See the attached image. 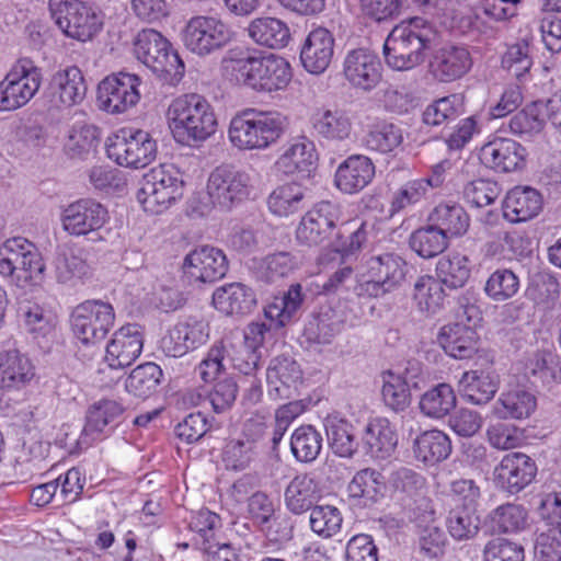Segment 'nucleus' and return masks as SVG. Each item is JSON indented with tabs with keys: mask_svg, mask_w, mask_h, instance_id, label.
Returning <instances> with one entry per match:
<instances>
[{
	"mask_svg": "<svg viewBox=\"0 0 561 561\" xmlns=\"http://www.w3.org/2000/svg\"><path fill=\"white\" fill-rule=\"evenodd\" d=\"M436 28L427 20L414 16L401 21L387 36L383 56L389 68L408 71L425 60L426 50L434 44Z\"/></svg>",
	"mask_w": 561,
	"mask_h": 561,
	"instance_id": "obj_2",
	"label": "nucleus"
},
{
	"mask_svg": "<svg viewBox=\"0 0 561 561\" xmlns=\"http://www.w3.org/2000/svg\"><path fill=\"white\" fill-rule=\"evenodd\" d=\"M343 76L352 88L370 92L382 79V64L373 50L354 48L344 57Z\"/></svg>",
	"mask_w": 561,
	"mask_h": 561,
	"instance_id": "obj_19",
	"label": "nucleus"
},
{
	"mask_svg": "<svg viewBox=\"0 0 561 561\" xmlns=\"http://www.w3.org/2000/svg\"><path fill=\"white\" fill-rule=\"evenodd\" d=\"M42 69L28 57L19 58L0 81V112L24 107L38 92Z\"/></svg>",
	"mask_w": 561,
	"mask_h": 561,
	"instance_id": "obj_9",
	"label": "nucleus"
},
{
	"mask_svg": "<svg viewBox=\"0 0 561 561\" xmlns=\"http://www.w3.org/2000/svg\"><path fill=\"white\" fill-rule=\"evenodd\" d=\"M428 220L439 228L448 239L462 237L470 227V216L466 209L453 202L435 206Z\"/></svg>",
	"mask_w": 561,
	"mask_h": 561,
	"instance_id": "obj_42",
	"label": "nucleus"
},
{
	"mask_svg": "<svg viewBox=\"0 0 561 561\" xmlns=\"http://www.w3.org/2000/svg\"><path fill=\"white\" fill-rule=\"evenodd\" d=\"M253 188L251 173L231 165L217 167L207 181L211 204L227 210L248 199Z\"/></svg>",
	"mask_w": 561,
	"mask_h": 561,
	"instance_id": "obj_14",
	"label": "nucleus"
},
{
	"mask_svg": "<svg viewBox=\"0 0 561 561\" xmlns=\"http://www.w3.org/2000/svg\"><path fill=\"white\" fill-rule=\"evenodd\" d=\"M108 220L107 209L92 198H80L60 210V224L72 237H84L99 231Z\"/></svg>",
	"mask_w": 561,
	"mask_h": 561,
	"instance_id": "obj_17",
	"label": "nucleus"
},
{
	"mask_svg": "<svg viewBox=\"0 0 561 561\" xmlns=\"http://www.w3.org/2000/svg\"><path fill=\"white\" fill-rule=\"evenodd\" d=\"M167 118L179 142H201L215 135L218 126L211 104L196 93L175 98L168 107Z\"/></svg>",
	"mask_w": 561,
	"mask_h": 561,
	"instance_id": "obj_4",
	"label": "nucleus"
},
{
	"mask_svg": "<svg viewBox=\"0 0 561 561\" xmlns=\"http://www.w3.org/2000/svg\"><path fill=\"white\" fill-rule=\"evenodd\" d=\"M402 142V129L386 121L373 125L364 138L366 148L379 153L392 152L401 146Z\"/></svg>",
	"mask_w": 561,
	"mask_h": 561,
	"instance_id": "obj_58",
	"label": "nucleus"
},
{
	"mask_svg": "<svg viewBox=\"0 0 561 561\" xmlns=\"http://www.w3.org/2000/svg\"><path fill=\"white\" fill-rule=\"evenodd\" d=\"M526 157L525 148L510 138L496 137L480 149L481 163L499 173H508L520 169Z\"/></svg>",
	"mask_w": 561,
	"mask_h": 561,
	"instance_id": "obj_24",
	"label": "nucleus"
},
{
	"mask_svg": "<svg viewBox=\"0 0 561 561\" xmlns=\"http://www.w3.org/2000/svg\"><path fill=\"white\" fill-rule=\"evenodd\" d=\"M21 312L23 328L38 345L44 346L55 340L58 325L55 313L38 305L21 308Z\"/></svg>",
	"mask_w": 561,
	"mask_h": 561,
	"instance_id": "obj_40",
	"label": "nucleus"
},
{
	"mask_svg": "<svg viewBox=\"0 0 561 561\" xmlns=\"http://www.w3.org/2000/svg\"><path fill=\"white\" fill-rule=\"evenodd\" d=\"M307 188L298 182L277 185L267 197L268 210L277 217H289L304 208Z\"/></svg>",
	"mask_w": 561,
	"mask_h": 561,
	"instance_id": "obj_43",
	"label": "nucleus"
},
{
	"mask_svg": "<svg viewBox=\"0 0 561 561\" xmlns=\"http://www.w3.org/2000/svg\"><path fill=\"white\" fill-rule=\"evenodd\" d=\"M412 299L419 311L436 314L443 308L445 300L442 282L430 275L419 277L413 287Z\"/></svg>",
	"mask_w": 561,
	"mask_h": 561,
	"instance_id": "obj_52",
	"label": "nucleus"
},
{
	"mask_svg": "<svg viewBox=\"0 0 561 561\" xmlns=\"http://www.w3.org/2000/svg\"><path fill=\"white\" fill-rule=\"evenodd\" d=\"M334 54V37L325 27L309 32L300 48V61L306 71L312 75L323 73L331 64Z\"/></svg>",
	"mask_w": 561,
	"mask_h": 561,
	"instance_id": "obj_28",
	"label": "nucleus"
},
{
	"mask_svg": "<svg viewBox=\"0 0 561 561\" xmlns=\"http://www.w3.org/2000/svg\"><path fill=\"white\" fill-rule=\"evenodd\" d=\"M491 519L500 533H519L527 527L528 512L522 504L507 503L496 507L491 515Z\"/></svg>",
	"mask_w": 561,
	"mask_h": 561,
	"instance_id": "obj_64",
	"label": "nucleus"
},
{
	"mask_svg": "<svg viewBox=\"0 0 561 561\" xmlns=\"http://www.w3.org/2000/svg\"><path fill=\"white\" fill-rule=\"evenodd\" d=\"M192 546L202 550L210 549V543L221 538V518L207 508L193 512L188 519Z\"/></svg>",
	"mask_w": 561,
	"mask_h": 561,
	"instance_id": "obj_46",
	"label": "nucleus"
},
{
	"mask_svg": "<svg viewBox=\"0 0 561 561\" xmlns=\"http://www.w3.org/2000/svg\"><path fill=\"white\" fill-rule=\"evenodd\" d=\"M310 123L316 135L330 142H345L354 135L352 115L342 108H317Z\"/></svg>",
	"mask_w": 561,
	"mask_h": 561,
	"instance_id": "obj_29",
	"label": "nucleus"
},
{
	"mask_svg": "<svg viewBox=\"0 0 561 561\" xmlns=\"http://www.w3.org/2000/svg\"><path fill=\"white\" fill-rule=\"evenodd\" d=\"M139 85L140 78L134 73L121 71L106 77L98 88L100 108L111 114L126 112L138 103Z\"/></svg>",
	"mask_w": 561,
	"mask_h": 561,
	"instance_id": "obj_15",
	"label": "nucleus"
},
{
	"mask_svg": "<svg viewBox=\"0 0 561 561\" xmlns=\"http://www.w3.org/2000/svg\"><path fill=\"white\" fill-rule=\"evenodd\" d=\"M229 339H222L216 342L208 350L206 356L199 363L197 370L199 377L205 382L215 381L221 374L230 367Z\"/></svg>",
	"mask_w": 561,
	"mask_h": 561,
	"instance_id": "obj_60",
	"label": "nucleus"
},
{
	"mask_svg": "<svg viewBox=\"0 0 561 561\" xmlns=\"http://www.w3.org/2000/svg\"><path fill=\"white\" fill-rule=\"evenodd\" d=\"M342 217L341 206L331 201H321L313 205L301 218L296 239L300 244L318 245L328 240Z\"/></svg>",
	"mask_w": 561,
	"mask_h": 561,
	"instance_id": "obj_16",
	"label": "nucleus"
},
{
	"mask_svg": "<svg viewBox=\"0 0 561 561\" xmlns=\"http://www.w3.org/2000/svg\"><path fill=\"white\" fill-rule=\"evenodd\" d=\"M134 53L140 62L170 84L178 83L184 76V62L170 42L156 30L145 28L137 34Z\"/></svg>",
	"mask_w": 561,
	"mask_h": 561,
	"instance_id": "obj_7",
	"label": "nucleus"
},
{
	"mask_svg": "<svg viewBox=\"0 0 561 561\" xmlns=\"http://www.w3.org/2000/svg\"><path fill=\"white\" fill-rule=\"evenodd\" d=\"M448 240L439 228L430 222L411 233L409 244L420 257L432 259L448 248Z\"/></svg>",
	"mask_w": 561,
	"mask_h": 561,
	"instance_id": "obj_53",
	"label": "nucleus"
},
{
	"mask_svg": "<svg viewBox=\"0 0 561 561\" xmlns=\"http://www.w3.org/2000/svg\"><path fill=\"white\" fill-rule=\"evenodd\" d=\"M448 533L455 540L473 538L480 528V517L473 506H455L446 518Z\"/></svg>",
	"mask_w": 561,
	"mask_h": 561,
	"instance_id": "obj_59",
	"label": "nucleus"
},
{
	"mask_svg": "<svg viewBox=\"0 0 561 561\" xmlns=\"http://www.w3.org/2000/svg\"><path fill=\"white\" fill-rule=\"evenodd\" d=\"M456 403L457 398L453 387L442 382L421 396L419 407L425 416L440 420L455 409Z\"/></svg>",
	"mask_w": 561,
	"mask_h": 561,
	"instance_id": "obj_51",
	"label": "nucleus"
},
{
	"mask_svg": "<svg viewBox=\"0 0 561 561\" xmlns=\"http://www.w3.org/2000/svg\"><path fill=\"white\" fill-rule=\"evenodd\" d=\"M257 455V444L254 439H232L225 446L222 461L228 470L242 471L250 467Z\"/></svg>",
	"mask_w": 561,
	"mask_h": 561,
	"instance_id": "obj_61",
	"label": "nucleus"
},
{
	"mask_svg": "<svg viewBox=\"0 0 561 561\" xmlns=\"http://www.w3.org/2000/svg\"><path fill=\"white\" fill-rule=\"evenodd\" d=\"M184 268L191 278L202 283H213L227 274L228 260L222 250L205 245L186 255Z\"/></svg>",
	"mask_w": 561,
	"mask_h": 561,
	"instance_id": "obj_26",
	"label": "nucleus"
},
{
	"mask_svg": "<svg viewBox=\"0 0 561 561\" xmlns=\"http://www.w3.org/2000/svg\"><path fill=\"white\" fill-rule=\"evenodd\" d=\"M247 32L256 45L271 49H282L291 39L288 24L275 16L266 15L253 19L249 23Z\"/></svg>",
	"mask_w": 561,
	"mask_h": 561,
	"instance_id": "obj_37",
	"label": "nucleus"
},
{
	"mask_svg": "<svg viewBox=\"0 0 561 561\" xmlns=\"http://www.w3.org/2000/svg\"><path fill=\"white\" fill-rule=\"evenodd\" d=\"M214 307L227 314L249 313L256 304L254 291L242 283L226 284L213 294Z\"/></svg>",
	"mask_w": 561,
	"mask_h": 561,
	"instance_id": "obj_38",
	"label": "nucleus"
},
{
	"mask_svg": "<svg viewBox=\"0 0 561 561\" xmlns=\"http://www.w3.org/2000/svg\"><path fill=\"white\" fill-rule=\"evenodd\" d=\"M462 98L459 94H450L440 98L424 110L422 118L428 126H439L448 121L457 118L463 111Z\"/></svg>",
	"mask_w": 561,
	"mask_h": 561,
	"instance_id": "obj_63",
	"label": "nucleus"
},
{
	"mask_svg": "<svg viewBox=\"0 0 561 561\" xmlns=\"http://www.w3.org/2000/svg\"><path fill=\"white\" fill-rule=\"evenodd\" d=\"M221 71L230 83L267 94L284 91L293 79L291 66L284 57L255 48L229 49Z\"/></svg>",
	"mask_w": 561,
	"mask_h": 561,
	"instance_id": "obj_1",
	"label": "nucleus"
},
{
	"mask_svg": "<svg viewBox=\"0 0 561 561\" xmlns=\"http://www.w3.org/2000/svg\"><path fill=\"white\" fill-rule=\"evenodd\" d=\"M144 334L138 324H126L116 330L105 347L104 362L111 369L130 366L141 354Z\"/></svg>",
	"mask_w": 561,
	"mask_h": 561,
	"instance_id": "obj_22",
	"label": "nucleus"
},
{
	"mask_svg": "<svg viewBox=\"0 0 561 561\" xmlns=\"http://www.w3.org/2000/svg\"><path fill=\"white\" fill-rule=\"evenodd\" d=\"M125 412L124 405L111 399H102L93 403L85 416V423L78 438L81 449L110 436L121 423Z\"/></svg>",
	"mask_w": 561,
	"mask_h": 561,
	"instance_id": "obj_18",
	"label": "nucleus"
},
{
	"mask_svg": "<svg viewBox=\"0 0 561 561\" xmlns=\"http://www.w3.org/2000/svg\"><path fill=\"white\" fill-rule=\"evenodd\" d=\"M451 453L449 437L439 430L421 433L413 442V454L416 460L434 465L445 460Z\"/></svg>",
	"mask_w": 561,
	"mask_h": 561,
	"instance_id": "obj_45",
	"label": "nucleus"
},
{
	"mask_svg": "<svg viewBox=\"0 0 561 561\" xmlns=\"http://www.w3.org/2000/svg\"><path fill=\"white\" fill-rule=\"evenodd\" d=\"M470 261L460 253L444 255L436 264L437 279L449 288L456 289L465 286L470 277Z\"/></svg>",
	"mask_w": 561,
	"mask_h": 561,
	"instance_id": "obj_55",
	"label": "nucleus"
},
{
	"mask_svg": "<svg viewBox=\"0 0 561 561\" xmlns=\"http://www.w3.org/2000/svg\"><path fill=\"white\" fill-rule=\"evenodd\" d=\"M318 152L316 145L307 137L293 139L276 160V168L286 175L309 176L316 170Z\"/></svg>",
	"mask_w": 561,
	"mask_h": 561,
	"instance_id": "obj_30",
	"label": "nucleus"
},
{
	"mask_svg": "<svg viewBox=\"0 0 561 561\" xmlns=\"http://www.w3.org/2000/svg\"><path fill=\"white\" fill-rule=\"evenodd\" d=\"M209 339V325L203 318L187 317L176 323L161 340V350L169 357H182Z\"/></svg>",
	"mask_w": 561,
	"mask_h": 561,
	"instance_id": "obj_20",
	"label": "nucleus"
},
{
	"mask_svg": "<svg viewBox=\"0 0 561 561\" xmlns=\"http://www.w3.org/2000/svg\"><path fill=\"white\" fill-rule=\"evenodd\" d=\"M543 198L539 191L530 186L511 188L503 202V217L512 224L524 222L535 218L542 209Z\"/></svg>",
	"mask_w": 561,
	"mask_h": 561,
	"instance_id": "obj_31",
	"label": "nucleus"
},
{
	"mask_svg": "<svg viewBox=\"0 0 561 561\" xmlns=\"http://www.w3.org/2000/svg\"><path fill=\"white\" fill-rule=\"evenodd\" d=\"M162 377L163 373L160 366L148 362L131 370L125 380V389L135 397L148 398L157 391Z\"/></svg>",
	"mask_w": 561,
	"mask_h": 561,
	"instance_id": "obj_54",
	"label": "nucleus"
},
{
	"mask_svg": "<svg viewBox=\"0 0 561 561\" xmlns=\"http://www.w3.org/2000/svg\"><path fill=\"white\" fill-rule=\"evenodd\" d=\"M397 434L386 417L371 419L365 426L362 444L365 453L374 459H386L394 451Z\"/></svg>",
	"mask_w": 561,
	"mask_h": 561,
	"instance_id": "obj_36",
	"label": "nucleus"
},
{
	"mask_svg": "<svg viewBox=\"0 0 561 561\" xmlns=\"http://www.w3.org/2000/svg\"><path fill=\"white\" fill-rule=\"evenodd\" d=\"M268 396L273 399H289L297 393L302 381L299 364L290 356L274 357L266 370Z\"/></svg>",
	"mask_w": 561,
	"mask_h": 561,
	"instance_id": "obj_27",
	"label": "nucleus"
},
{
	"mask_svg": "<svg viewBox=\"0 0 561 561\" xmlns=\"http://www.w3.org/2000/svg\"><path fill=\"white\" fill-rule=\"evenodd\" d=\"M233 32L221 19L214 15L192 16L181 32L183 45L191 53L204 57L224 48Z\"/></svg>",
	"mask_w": 561,
	"mask_h": 561,
	"instance_id": "obj_13",
	"label": "nucleus"
},
{
	"mask_svg": "<svg viewBox=\"0 0 561 561\" xmlns=\"http://www.w3.org/2000/svg\"><path fill=\"white\" fill-rule=\"evenodd\" d=\"M184 182L180 170L173 164H160L142 178L137 201L149 214H160L183 195Z\"/></svg>",
	"mask_w": 561,
	"mask_h": 561,
	"instance_id": "obj_8",
	"label": "nucleus"
},
{
	"mask_svg": "<svg viewBox=\"0 0 561 561\" xmlns=\"http://www.w3.org/2000/svg\"><path fill=\"white\" fill-rule=\"evenodd\" d=\"M36 378L32 359L19 350L0 351V399L25 390Z\"/></svg>",
	"mask_w": 561,
	"mask_h": 561,
	"instance_id": "obj_21",
	"label": "nucleus"
},
{
	"mask_svg": "<svg viewBox=\"0 0 561 561\" xmlns=\"http://www.w3.org/2000/svg\"><path fill=\"white\" fill-rule=\"evenodd\" d=\"M286 127L287 118L282 113L249 107L231 117L227 138L239 151H263L280 140Z\"/></svg>",
	"mask_w": 561,
	"mask_h": 561,
	"instance_id": "obj_3",
	"label": "nucleus"
},
{
	"mask_svg": "<svg viewBox=\"0 0 561 561\" xmlns=\"http://www.w3.org/2000/svg\"><path fill=\"white\" fill-rule=\"evenodd\" d=\"M526 294L537 306L553 309L560 297V283L549 273H539L533 276Z\"/></svg>",
	"mask_w": 561,
	"mask_h": 561,
	"instance_id": "obj_62",
	"label": "nucleus"
},
{
	"mask_svg": "<svg viewBox=\"0 0 561 561\" xmlns=\"http://www.w3.org/2000/svg\"><path fill=\"white\" fill-rule=\"evenodd\" d=\"M375 176V165L370 158L353 154L337 167L334 174L335 186L345 194H356L364 190Z\"/></svg>",
	"mask_w": 561,
	"mask_h": 561,
	"instance_id": "obj_32",
	"label": "nucleus"
},
{
	"mask_svg": "<svg viewBox=\"0 0 561 561\" xmlns=\"http://www.w3.org/2000/svg\"><path fill=\"white\" fill-rule=\"evenodd\" d=\"M497 376L488 369L465 371L459 379V392L472 404H485L496 393Z\"/></svg>",
	"mask_w": 561,
	"mask_h": 561,
	"instance_id": "obj_39",
	"label": "nucleus"
},
{
	"mask_svg": "<svg viewBox=\"0 0 561 561\" xmlns=\"http://www.w3.org/2000/svg\"><path fill=\"white\" fill-rule=\"evenodd\" d=\"M354 325L353 319L342 316L336 309L322 310L306 327V335L310 341L318 344H329L339 334L344 325Z\"/></svg>",
	"mask_w": 561,
	"mask_h": 561,
	"instance_id": "obj_48",
	"label": "nucleus"
},
{
	"mask_svg": "<svg viewBox=\"0 0 561 561\" xmlns=\"http://www.w3.org/2000/svg\"><path fill=\"white\" fill-rule=\"evenodd\" d=\"M386 490L385 477L371 468L357 471L347 485L350 496L363 499L364 505L378 502L385 496Z\"/></svg>",
	"mask_w": 561,
	"mask_h": 561,
	"instance_id": "obj_49",
	"label": "nucleus"
},
{
	"mask_svg": "<svg viewBox=\"0 0 561 561\" xmlns=\"http://www.w3.org/2000/svg\"><path fill=\"white\" fill-rule=\"evenodd\" d=\"M324 427L332 451L339 457H352L357 448L353 425L337 414H330L324 421Z\"/></svg>",
	"mask_w": 561,
	"mask_h": 561,
	"instance_id": "obj_50",
	"label": "nucleus"
},
{
	"mask_svg": "<svg viewBox=\"0 0 561 561\" xmlns=\"http://www.w3.org/2000/svg\"><path fill=\"white\" fill-rule=\"evenodd\" d=\"M55 272L59 283L81 280L90 274L87 261L73 248L64 247L57 251Z\"/></svg>",
	"mask_w": 561,
	"mask_h": 561,
	"instance_id": "obj_57",
	"label": "nucleus"
},
{
	"mask_svg": "<svg viewBox=\"0 0 561 561\" xmlns=\"http://www.w3.org/2000/svg\"><path fill=\"white\" fill-rule=\"evenodd\" d=\"M302 301L301 285L293 284L282 297H275L274 300L264 308V316L272 322L275 329L283 328L296 316Z\"/></svg>",
	"mask_w": 561,
	"mask_h": 561,
	"instance_id": "obj_47",
	"label": "nucleus"
},
{
	"mask_svg": "<svg viewBox=\"0 0 561 561\" xmlns=\"http://www.w3.org/2000/svg\"><path fill=\"white\" fill-rule=\"evenodd\" d=\"M48 7L55 24L67 37L87 42L102 28L100 14L81 0H49Z\"/></svg>",
	"mask_w": 561,
	"mask_h": 561,
	"instance_id": "obj_12",
	"label": "nucleus"
},
{
	"mask_svg": "<svg viewBox=\"0 0 561 561\" xmlns=\"http://www.w3.org/2000/svg\"><path fill=\"white\" fill-rule=\"evenodd\" d=\"M537 474V465L519 451L505 455L495 467L496 483L510 494H517L528 486Z\"/></svg>",
	"mask_w": 561,
	"mask_h": 561,
	"instance_id": "obj_23",
	"label": "nucleus"
},
{
	"mask_svg": "<svg viewBox=\"0 0 561 561\" xmlns=\"http://www.w3.org/2000/svg\"><path fill=\"white\" fill-rule=\"evenodd\" d=\"M472 59L462 46H445L430 61V72L440 82H451L463 77L471 68Z\"/></svg>",
	"mask_w": 561,
	"mask_h": 561,
	"instance_id": "obj_33",
	"label": "nucleus"
},
{
	"mask_svg": "<svg viewBox=\"0 0 561 561\" xmlns=\"http://www.w3.org/2000/svg\"><path fill=\"white\" fill-rule=\"evenodd\" d=\"M322 435L311 425H302L290 437V450L299 462L314 461L322 449Z\"/></svg>",
	"mask_w": 561,
	"mask_h": 561,
	"instance_id": "obj_56",
	"label": "nucleus"
},
{
	"mask_svg": "<svg viewBox=\"0 0 561 561\" xmlns=\"http://www.w3.org/2000/svg\"><path fill=\"white\" fill-rule=\"evenodd\" d=\"M45 271L38 248L23 237L5 240L0 245V275L20 288L37 283Z\"/></svg>",
	"mask_w": 561,
	"mask_h": 561,
	"instance_id": "obj_6",
	"label": "nucleus"
},
{
	"mask_svg": "<svg viewBox=\"0 0 561 561\" xmlns=\"http://www.w3.org/2000/svg\"><path fill=\"white\" fill-rule=\"evenodd\" d=\"M318 499V484L309 473L297 474L285 490L286 507L296 515L311 511Z\"/></svg>",
	"mask_w": 561,
	"mask_h": 561,
	"instance_id": "obj_44",
	"label": "nucleus"
},
{
	"mask_svg": "<svg viewBox=\"0 0 561 561\" xmlns=\"http://www.w3.org/2000/svg\"><path fill=\"white\" fill-rule=\"evenodd\" d=\"M114 307L100 299L79 304L70 314V327L75 339L84 346L101 343L115 323Z\"/></svg>",
	"mask_w": 561,
	"mask_h": 561,
	"instance_id": "obj_11",
	"label": "nucleus"
},
{
	"mask_svg": "<svg viewBox=\"0 0 561 561\" xmlns=\"http://www.w3.org/2000/svg\"><path fill=\"white\" fill-rule=\"evenodd\" d=\"M523 374L533 382L550 386L561 383V363L550 351L537 350L526 355L523 360Z\"/></svg>",
	"mask_w": 561,
	"mask_h": 561,
	"instance_id": "obj_41",
	"label": "nucleus"
},
{
	"mask_svg": "<svg viewBox=\"0 0 561 561\" xmlns=\"http://www.w3.org/2000/svg\"><path fill=\"white\" fill-rule=\"evenodd\" d=\"M437 342L448 356L467 359L478 351L479 335L472 325L453 322L439 329Z\"/></svg>",
	"mask_w": 561,
	"mask_h": 561,
	"instance_id": "obj_34",
	"label": "nucleus"
},
{
	"mask_svg": "<svg viewBox=\"0 0 561 561\" xmlns=\"http://www.w3.org/2000/svg\"><path fill=\"white\" fill-rule=\"evenodd\" d=\"M407 274V263L393 252L367 257L357 275L354 291L358 297L380 298L397 290Z\"/></svg>",
	"mask_w": 561,
	"mask_h": 561,
	"instance_id": "obj_5",
	"label": "nucleus"
},
{
	"mask_svg": "<svg viewBox=\"0 0 561 561\" xmlns=\"http://www.w3.org/2000/svg\"><path fill=\"white\" fill-rule=\"evenodd\" d=\"M87 93L82 71L68 66L53 73L48 83V96L56 107H71L81 103Z\"/></svg>",
	"mask_w": 561,
	"mask_h": 561,
	"instance_id": "obj_25",
	"label": "nucleus"
},
{
	"mask_svg": "<svg viewBox=\"0 0 561 561\" xmlns=\"http://www.w3.org/2000/svg\"><path fill=\"white\" fill-rule=\"evenodd\" d=\"M536 409V396L526 388L516 386L500 393L492 405V413L502 421H523L530 417Z\"/></svg>",
	"mask_w": 561,
	"mask_h": 561,
	"instance_id": "obj_35",
	"label": "nucleus"
},
{
	"mask_svg": "<svg viewBox=\"0 0 561 561\" xmlns=\"http://www.w3.org/2000/svg\"><path fill=\"white\" fill-rule=\"evenodd\" d=\"M107 157L121 167L141 169L158 154L157 141L142 129L123 128L106 140Z\"/></svg>",
	"mask_w": 561,
	"mask_h": 561,
	"instance_id": "obj_10",
	"label": "nucleus"
}]
</instances>
